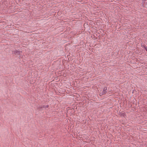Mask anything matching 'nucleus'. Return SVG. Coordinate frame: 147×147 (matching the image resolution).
I'll list each match as a JSON object with an SVG mask.
<instances>
[{
    "mask_svg": "<svg viewBox=\"0 0 147 147\" xmlns=\"http://www.w3.org/2000/svg\"><path fill=\"white\" fill-rule=\"evenodd\" d=\"M49 107V105H46V107H46L47 108V107Z\"/></svg>",
    "mask_w": 147,
    "mask_h": 147,
    "instance_id": "nucleus-6",
    "label": "nucleus"
},
{
    "mask_svg": "<svg viewBox=\"0 0 147 147\" xmlns=\"http://www.w3.org/2000/svg\"><path fill=\"white\" fill-rule=\"evenodd\" d=\"M17 53H18L19 54H20V52L19 51H17L16 52Z\"/></svg>",
    "mask_w": 147,
    "mask_h": 147,
    "instance_id": "nucleus-3",
    "label": "nucleus"
},
{
    "mask_svg": "<svg viewBox=\"0 0 147 147\" xmlns=\"http://www.w3.org/2000/svg\"><path fill=\"white\" fill-rule=\"evenodd\" d=\"M107 89V88L106 87H105L104 88L103 92H102V93H100L99 94L101 96L104 94H105L106 92Z\"/></svg>",
    "mask_w": 147,
    "mask_h": 147,
    "instance_id": "nucleus-1",
    "label": "nucleus"
},
{
    "mask_svg": "<svg viewBox=\"0 0 147 147\" xmlns=\"http://www.w3.org/2000/svg\"><path fill=\"white\" fill-rule=\"evenodd\" d=\"M125 114L124 113H123L122 114V115H121L123 116H124Z\"/></svg>",
    "mask_w": 147,
    "mask_h": 147,
    "instance_id": "nucleus-4",
    "label": "nucleus"
},
{
    "mask_svg": "<svg viewBox=\"0 0 147 147\" xmlns=\"http://www.w3.org/2000/svg\"><path fill=\"white\" fill-rule=\"evenodd\" d=\"M144 48L146 49V51H147V47L146 46H144Z\"/></svg>",
    "mask_w": 147,
    "mask_h": 147,
    "instance_id": "nucleus-2",
    "label": "nucleus"
},
{
    "mask_svg": "<svg viewBox=\"0 0 147 147\" xmlns=\"http://www.w3.org/2000/svg\"><path fill=\"white\" fill-rule=\"evenodd\" d=\"M144 46H146L145 45H143L142 46V47H144Z\"/></svg>",
    "mask_w": 147,
    "mask_h": 147,
    "instance_id": "nucleus-5",
    "label": "nucleus"
}]
</instances>
